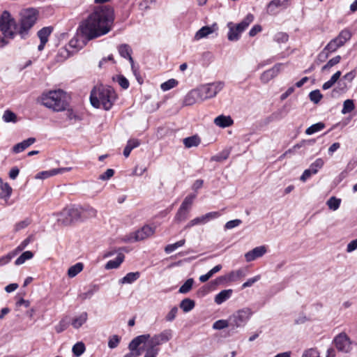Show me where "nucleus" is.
Segmentation results:
<instances>
[{
    "label": "nucleus",
    "instance_id": "1",
    "mask_svg": "<svg viewBox=\"0 0 357 357\" xmlns=\"http://www.w3.org/2000/svg\"><path fill=\"white\" fill-rule=\"evenodd\" d=\"M113 10L108 6L97 8L79 26L82 34L91 40L107 33L112 28Z\"/></svg>",
    "mask_w": 357,
    "mask_h": 357
},
{
    "label": "nucleus",
    "instance_id": "2",
    "mask_svg": "<svg viewBox=\"0 0 357 357\" xmlns=\"http://www.w3.org/2000/svg\"><path fill=\"white\" fill-rule=\"evenodd\" d=\"M116 99V94L110 86H99L94 87L90 95V102L96 108L109 110Z\"/></svg>",
    "mask_w": 357,
    "mask_h": 357
},
{
    "label": "nucleus",
    "instance_id": "3",
    "mask_svg": "<svg viewBox=\"0 0 357 357\" xmlns=\"http://www.w3.org/2000/svg\"><path fill=\"white\" fill-rule=\"evenodd\" d=\"M42 104L54 112H62L68 106V96L63 90L50 91L41 96Z\"/></svg>",
    "mask_w": 357,
    "mask_h": 357
},
{
    "label": "nucleus",
    "instance_id": "4",
    "mask_svg": "<svg viewBox=\"0 0 357 357\" xmlns=\"http://www.w3.org/2000/svg\"><path fill=\"white\" fill-rule=\"evenodd\" d=\"M37 15L38 13L34 8H27L21 11L17 32L22 38H26L28 36L29 31L37 20Z\"/></svg>",
    "mask_w": 357,
    "mask_h": 357
},
{
    "label": "nucleus",
    "instance_id": "5",
    "mask_svg": "<svg viewBox=\"0 0 357 357\" xmlns=\"http://www.w3.org/2000/svg\"><path fill=\"white\" fill-rule=\"evenodd\" d=\"M18 25L10 13L5 10L0 16V31L6 40L13 39L17 34Z\"/></svg>",
    "mask_w": 357,
    "mask_h": 357
},
{
    "label": "nucleus",
    "instance_id": "6",
    "mask_svg": "<svg viewBox=\"0 0 357 357\" xmlns=\"http://www.w3.org/2000/svg\"><path fill=\"white\" fill-rule=\"evenodd\" d=\"M149 334L141 335L135 337L129 344V349L133 351L141 344H144V349L146 351L144 357H156L159 352V349L149 341Z\"/></svg>",
    "mask_w": 357,
    "mask_h": 357
},
{
    "label": "nucleus",
    "instance_id": "7",
    "mask_svg": "<svg viewBox=\"0 0 357 357\" xmlns=\"http://www.w3.org/2000/svg\"><path fill=\"white\" fill-rule=\"evenodd\" d=\"M254 15L252 14H248L246 17L238 24H234L229 22L227 27L229 32L227 35L228 40L230 41H236L239 39L241 34L248 27V26L253 22Z\"/></svg>",
    "mask_w": 357,
    "mask_h": 357
},
{
    "label": "nucleus",
    "instance_id": "8",
    "mask_svg": "<svg viewBox=\"0 0 357 357\" xmlns=\"http://www.w3.org/2000/svg\"><path fill=\"white\" fill-rule=\"evenodd\" d=\"M252 314L253 312L249 307H244L236 310L229 317L230 327L232 328L244 327Z\"/></svg>",
    "mask_w": 357,
    "mask_h": 357
},
{
    "label": "nucleus",
    "instance_id": "9",
    "mask_svg": "<svg viewBox=\"0 0 357 357\" xmlns=\"http://www.w3.org/2000/svg\"><path fill=\"white\" fill-rule=\"evenodd\" d=\"M57 215V221L59 223L63 225H68L73 222L81 219L82 208L75 206L65 208Z\"/></svg>",
    "mask_w": 357,
    "mask_h": 357
},
{
    "label": "nucleus",
    "instance_id": "10",
    "mask_svg": "<svg viewBox=\"0 0 357 357\" xmlns=\"http://www.w3.org/2000/svg\"><path fill=\"white\" fill-rule=\"evenodd\" d=\"M332 343L339 352L349 354L354 342L345 332H341L334 337Z\"/></svg>",
    "mask_w": 357,
    "mask_h": 357
},
{
    "label": "nucleus",
    "instance_id": "11",
    "mask_svg": "<svg viewBox=\"0 0 357 357\" xmlns=\"http://www.w3.org/2000/svg\"><path fill=\"white\" fill-rule=\"evenodd\" d=\"M223 82H218L202 85L197 89L203 102L205 100L215 97L223 89Z\"/></svg>",
    "mask_w": 357,
    "mask_h": 357
},
{
    "label": "nucleus",
    "instance_id": "12",
    "mask_svg": "<svg viewBox=\"0 0 357 357\" xmlns=\"http://www.w3.org/2000/svg\"><path fill=\"white\" fill-rule=\"evenodd\" d=\"M155 231V227L146 225L138 230L126 235L123 240L128 243L143 241L153 236Z\"/></svg>",
    "mask_w": 357,
    "mask_h": 357
},
{
    "label": "nucleus",
    "instance_id": "13",
    "mask_svg": "<svg viewBox=\"0 0 357 357\" xmlns=\"http://www.w3.org/2000/svg\"><path fill=\"white\" fill-rule=\"evenodd\" d=\"M220 216V213L218 211H212L206 213L199 217H197L188 222V224L185 226L184 229H190L197 225H204L209 221L216 219Z\"/></svg>",
    "mask_w": 357,
    "mask_h": 357
},
{
    "label": "nucleus",
    "instance_id": "14",
    "mask_svg": "<svg viewBox=\"0 0 357 357\" xmlns=\"http://www.w3.org/2000/svg\"><path fill=\"white\" fill-rule=\"evenodd\" d=\"M245 276V271L240 268L236 271H232L225 275H222L215 279V283L217 284L223 282H233L238 281L241 278Z\"/></svg>",
    "mask_w": 357,
    "mask_h": 357
},
{
    "label": "nucleus",
    "instance_id": "15",
    "mask_svg": "<svg viewBox=\"0 0 357 357\" xmlns=\"http://www.w3.org/2000/svg\"><path fill=\"white\" fill-rule=\"evenodd\" d=\"M341 45L334 38L331 40L324 50L319 54L318 59L323 62L329 56L330 54L335 52L338 48L341 47Z\"/></svg>",
    "mask_w": 357,
    "mask_h": 357
},
{
    "label": "nucleus",
    "instance_id": "16",
    "mask_svg": "<svg viewBox=\"0 0 357 357\" xmlns=\"http://www.w3.org/2000/svg\"><path fill=\"white\" fill-rule=\"evenodd\" d=\"M282 64L277 63L273 66L271 68L264 71L260 76V80L261 82L266 84L269 81L275 77L280 72Z\"/></svg>",
    "mask_w": 357,
    "mask_h": 357
},
{
    "label": "nucleus",
    "instance_id": "17",
    "mask_svg": "<svg viewBox=\"0 0 357 357\" xmlns=\"http://www.w3.org/2000/svg\"><path fill=\"white\" fill-rule=\"evenodd\" d=\"M172 337V331L169 329L165 330L158 335L149 337V341L155 346L167 342Z\"/></svg>",
    "mask_w": 357,
    "mask_h": 357
},
{
    "label": "nucleus",
    "instance_id": "18",
    "mask_svg": "<svg viewBox=\"0 0 357 357\" xmlns=\"http://www.w3.org/2000/svg\"><path fill=\"white\" fill-rule=\"evenodd\" d=\"M119 52L120 55L125 58L128 59L130 63L132 70L135 75H137V69L135 68L134 64V61L132 57L131 56L132 50L130 47L127 44L121 45L118 48Z\"/></svg>",
    "mask_w": 357,
    "mask_h": 357
},
{
    "label": "nucleus",
    "instance_id": "19",
    "mask_svg": "<svg viewBox=\"0 0 357 357\" xmlns=\"http://www.w3.org/2000/svg\"><path fill=\"white\" fill-rule=\"evenodd\" d=\"M71 169V167H61L55 168L47 171H43L38 173L35 178L36 179H45L59 174H63L65 172H70Z\"/></svg>",
    "mask_w": 357,
    "mask_h": 357
},
{
    "label": "nucleus",
    "instance_id": "20",
    "mask_svg": "<svg viewBox=\"0 0 357 357\" xmlns=\"http://www.w3.org/2000/svg\"><path fill=\"white\" fill-rule=\"evenodd\" d=\"M266 252L267 250L265 245L258 246L246 252L245 254V259L246 261L250 262L262 257Z\"/></svg>",
    "mask_w": 357,
    "mask_h": 357
},
{
    "label": "nucleus",
    "instance_id": "21",
    "mask_svg": "<svg viewBox=\"0 0 357 357\" xmlns=\"http://www.w3.org/2000/svg\"><path fill=\"white\" fill-rule=\"evenodd\" d=\"M218 24H213L211 26H204L202 27L195 35V39L199 40L202 38L207 37L208 35L213 33L218 30Z\"/></svg>",
    "mask_w": 357,
    "mask_h": 357
},
{
    "label": "nucleus",
    "instance_id": "22",
    "mask_svg": "<svg viewBox=\"0 0 357 357\" xmlns=\"http://www.w3.org/2000/svg\"><path fill=\"white\" fill-rule=\"evenodd\" d=\"M202 102V101L201 100L197 89H195L188 92L183 100V104L186 106L192 105L197 102Z\"/></svg>",
    "mask_w": 357,
    "mask_h": 357
},
{
    "label": "nucleus",
    "instance_id": "23",
    "mask_svg": "<svg viewBox=\"0 0 357 357\" xmlns=\"http://www.w3.org/2000/svg\"><path fill=\"white\" fill-rule=\"evenodd\" d=\"M214 123L220 128L229 127L234 123L233 119L230 116L220 115L215 118Z\"/></svg>",
    "mask_w": 357,
    "mask_h": 357
},
{
    "label": "nucleus",
    "instance_id": "24",
    "mask_svg": "<svg viewBox=\"0 0 357 357\" xmlns=\"http://www.w3.org/2000/svg\"><path fill=\"white\" fill-rule=\"evenodd\" d=\"M233 294L231 289H224L215 295L214 298V302L217 305H221L228 299H229Z\"/></svg>",
    "mask_w": 357,
    "mask_h": 357
},
{
    "label": "nucleus",
    "instance_id": "25",
    "mask_svg": "<svg viewBox=\"0 0 357 357\" xmlns=\"http://www.w3.org/2000/svg\"><path fill=\"white\" fill-rule=\"evenodd\" d=\"M35 142L36 139L34 137L28 138L27 139L15 144L13 147V151L15 153H20L32 145Z\"/></svg>",
    "mask_w": 357,
    "mask_h": 357
},
{
    "label": "nucleus",
    "instance_id": "26",
    "mask_svg": "<svg viewBox=\"0 0 357 357\" xmlns=\"http://www.w3.org/2000/svg\"><path fill=\"white\" fill-rule=\"evenodd\" d=\"M88 319V314L86 312H82L78 316L73 318L71 321V325L75 329H78L82 327Z\"/></svg>",
    "mask_w": 357,
    "mask_h": 357
},
{
    "label": "nucleus",
    "instance_id": "27",
    "mask_svg": "<svg viewBox=\"0 0 357 357\" xmlns=\"http://www.w3.org/2000/svg\"><path fill=\"white\" fill-rule=\"evenodd\" d=\"M123 260L124 255L122 253H119L114 259L109 260L106 264L105 268L107 270L116 268L120 266V264L123 261Z\"/></svg>",
    "mask_w": 357,
    "mask_h": 357
},
{
    "label": "nucleus",
    "instance_id": "28",
    "mask_svg": "<svg viewBox=\"0 0 357 357\" xmlns=\"http://www.w3.org/2000/svg\"><path fill=\"white\" fill-rule=\"evenodd\" d=\"M140 276L139 272H130L122 278L119 282L121 284H131L136 281Z\"/></svg>",
    "mask_w": 357,
    "mask_h": 357
},
{
    "label": "nucleus",
    "instance_id": "29",
    "mask_svg": "<svg viewBox=\"0 0 357 357\" xmlns=\"http://www.w3.org/2000/svg\"><path fill=\"white\" fill-rule=\"evenodd\" d=\"M287 0H273L271 1L267 7V12L271 14L275 13L276 8L284 6L286 4Z\"/></svg>",
    "mask_w": 357,
    "mask_h": 357
},
{
    "label": "nucleus",
    "instance_id": "30",
    "mask_svg": "<svg viewBox=\"0 0 357 357\" xmlns=\"http://www.w3.org/2000/svg\"><path fill=\"white\" fill-rule=\"evenodd\" d=\"M351 37V33L347 29H344L340 31L339 35L335 38V39L339 43L340 45H341V46H343L347 43V41L350 40Z\"/></svg>",
    "mask_w": 357,
    "mask_h": 357
},
{
    "label": "nucleus",
    "instance_id": "31",
    "mask_svg": "<svg viewBox=\"0 0 357 357\" xmlns=\"http://www.w3.org/2000/svg\"><path fill=\"white\" fill-rule=\"evenodd\" d=\"M84 268V264L81 262H78L75 265L70 266L68 270V276L70 278L75 277Z\"/></svg>",
    "mask_w": 357,
    "mask_h": 357
},
{
    "label": "nucleus",
    "instance_id": "32",
    "mask_svg": "<svg viewBox=\"0 0 357 357\" xmlns=\"http://www.w3.org/2000/svg\"><path fill=\"white\" fill-rule=\"evenodd\" d=\"M342 75V73L341 71H337L335 73H334L331 79L326 82L323 86H322V89L324 90H327V89H331L335 83L339 79V78Z\"/></svg>",
    "mask_w": 357,
    "mask_h": 357
},
{
    "label": "nucleus",
    "instance_id": "33",
    "mask_svg": "<svg viewBox=\"0 0 357 357\" xmlns=\"http://www.w3.org/2000/svg\"><path fill=\"white\" fill-rule=\"evenodd\" d=\"M200 139L197 135L183 139V144L186 148L197 146L200 144Z\"/></svg>",
    "mask_w": 357,
    "mask_h": 357
},
{
    "label": "nucleus",
    "instance_id": "34",
    "mask_svg": "<svg viewBox=\"0 0 357 357\" xmlns=\"http://www.w3.org/2000/svg\"><path fill=\"white\" fill-rule=\"evenodd\" d=\"M195 305V303L190 298H185L180 303V307L184 312L191 311Z\"/></svg>",
    "mask_w": 357,
    "mask_h": 357
},
{
    "label": "nucleus",
    "instance_id": "35",
    "mask_svg": "<svg viewBox=\"0 0 357 357\" xmlns=\"http://www.w3.org/2000/svg\"><path fill=\"white\" fill-rule=\"evenodd\" d=\"M341 56L337 55L331 59L322 68V72H328L335 65L338 64L341 61Z\"/></svg>",
    "mask_w": 357,
    "mask_h": 357
},
{
    "label": "nucleus",
    "instance_id": "36",
    "mask_svg": "<svg viewBox=\"0 0 357 357\" xmlns=\"http://www.w3.org/2000/svg\"><path fill=\"white\" fill-rule=\"evenodd\" d=\"M139 145V142L137 139H130L128 140L126 146L123 150V155L126 158H128L131 151L137 147Z\"/></svg>",
    "mask_w": 357,
    "mask_h": 357
},
{
    "label": "nucleus",
    "instance_id": "37",
    "mask_svg": "<svg viewBox=\"0 0 357 357\" xmlns=\"http://www.w3.org/2000/svg\"><path fill=\"white\" fill-rule=\"evenodd\" d=\"M188 213L189 211L179 207L177 213L175 215L174 221L178 223L185 221L188 218Z\"/></svg>",
    "mask_w": 357,
    "mask_h": 357
},
{
    "label": "nucleus",
    "instance_id": "38",
    "mask_svg": "<svg viewBox=\"0 0 357 357\" xmlns=\"http://www.w3.org/2000/svg\"><path fill=\"white\" fill-rule=\"evenodd\" d=\"M33 254L31 251L24 252L15 261V265L23 264L26 260L32 259Z\"/></svg>",
    "mask_w": 357,
    "mask_h": 357
},
{
    "label": "nucleus",
    "instance_id": "39",
    "mask_svg": "<svg viewBox=\"0 0 357 357\" xmlns=\"http://www.w3.org/2000/svg\"><path fill=\"white\" fill-rule=\"evenodd\" d=\"M325 128V124L322 122H319L317 123H314L307 128L305 130V134L310 135L315 132H317L321 130H323Z\"/></svg>",
    "mask_w": 357,
    "mask_h": 357
},
{
    "label": "nucleus",
    "instance_id": "40",
    "mask_svg": "<svg viewBox=\"0 0 357 357\" xmlns=\"http://www.w3.org/2000/svg\"><path fill=\"white\" fill-rule=\"evenodd\" d=\"M51 27H44L38 32V36L42 42H47L48 38L52 33Z\"/></svg>",
    "mask_w": 357,
    "mask_h": 357
},
{
    "label": "nucleus",
    "instance_id": "41",
    "mask_svg": "<svg viewBox=\"0 0 357 357\" xmlns=\"http://www.w3.org/2000/svg\"><path fill=\"white\" fill-rule=\"evenodd\" d=\"M196 197V195L190 194L188 195L180 206L181 208H184L190 211L192 205L193 201Z\"/></svg>",
    "mask_w": 357,
    "mask_h": 357
},
{
    "label": "nucleus",
    "instance_id": "42",
    "mask_svg": "<svg viewBox=\"0 0 357 357\" xmlns=\"http://www.w3.org/2000/svg\"><path fill=\"white\" fill-rule=\"evenodd\" d=\"M185 243V239H181L177 242H176L175 243H173V244H169L167 245L165 248V252L167 253V254H169L172 252H174L175 250H176L177 248H180V247H182L183 245H184Z\"/></svg>",
    "mask_w": 357,
    "mask_h": 357
},
{
    "label": "nucleus",
    "instance_id": "43",
    "mask_svg": "<svg viewBox=\"0 0 357 357\" xmlns=\"http://www.w3.org/2000/svg\"><path fill=\"white\" fill-rule=\"evenodd\" d=\"M85 349L84 344L82 342H78L73 347L72 351L75 356L79 357L85 351Z\"/></svg>",
    "mask_w": 357,
    "mask_h": 357
},
{
    "label": "nucleus",
    "instance_id": "44",
    "mask_svg": "<svg viewBox=\"0 0 357 357\" xmlns=\"http://www.w3.org/2000/svg\"><path fill=\"white\" fill-rule=\"evenodd\" d=\"M341 199L335 197H331L326 202L327 206L331 210L336 211L339 208Z\"/></svg>",
    "mask_w": 357,
    "mask_h": 357
},
{
    "label": "nucleus",
    "instance_id": "45",
    "mask_svg": "<svg viewBox=\"0 0 357 357\" xmlns=\"http://www.w3.org/2000/svg\"><path fill=\"white\" fill-rule=\"evenodd\" d=\"M324 165V161L322 158H317L314 162H312L310 166V171L312 172L314 174H317L319 169H321Z\"/></svg>",
    "mask_w": 357,
    "mask_h": 357
},
{
    "label": "nucleus",
    "instance_id": "46",
    "mask_svg": "<svg viewBox=\"0 0 357 357\" xmlns=\"http://www.w3.org/2000/svg\"><path fill=\"white\" fill-rule=\"evenodd\" d=\"M194 284L192 278L188 279L185 283L179 288L178 292L181 294H187L190 291Z\"/></svg>",
    "mask_w": 357,
    "mask_h": 357
},
{
    "label": "nucleus",
    "instance_id": "47",
    "mask_svg": "<svg viewBox=\"0 0 357 357\" xmlns=\"http://www.w3.org/2000/svg\"><path fill=\"white\" fill-rule=\"evenodd\" d=\"M3 119L5 122L9 123L13 122L15 123L17 122V116L16 114L10 110H6L3 114Z\"/></svg>",
    "mask_w": 357,
    "mask_h": 357
},
{
    "label": "nucleus",
    "instance_id": "48",
    "mask_svg": "<svg viewBox=\"0 0 357 357\" xmlns=\"http://www.w3.org/2000/svg\"><path fill=\"white\" fill-rule=\"evenodd\" d=\"M355 108L354 101L350 99L346 100L343 103V108L342 109V113L343 114L349 113L352 112Z\"/></svg>",
    "mask_w": 357,
    "mask_h": 357
},
{
    "label": "nucleus",
    "instance_id": "49",
    "mask_svg": "<svg viewBox=\"0 0 357 357\" xmlns=\"http://www.w3.org/2000/svg\"><path fill=\"white\" fill-rule=\"evenodd\" d=\"M228 326H230L229 318L227 320L226 319L218 320L213 325V328L215 330H222Z\"/></svg>",
    "mask_w": 357,
    "mask_h": 357
},
{
    "label": "nucleus",
    "instance_id": "50",
    "mask_svg": "<svg viewBox=\"0 0 357 357\" xmlns=\"http://www.w3.org/2000/svg\"><path fill=\"white\" fill-rule=\"evenodd\" d=\"M178 84V81L174 79H170L167 82H163L160 85V88L162 91H166L175 87Z\"/></svg>",
    "mask_w": 357,
    "mask_h": 357
},
{
    "label": "nucleus",
    "instance_id": "51",
    "mask_svg": "<svg viewBox=\"0 0 357 357\" xmlns=\"http://www.w3.org/2000/svg\"><path fill=\"white\" fill-rule=\"evenodd\" d=\"M80 208H82V214L83 213L86 218H94L97 215V211L91 206Z\"/></svg>",
    "mask_w": 357,
    "mask_h": 357
},
{
    "label": "nucleus",
    "instance_id": "52",
    "mask_svg": "<svg viewBox=\"0 0 357 357\" xmlns=\"http://www.w3.org/2000/svg\"><path fill=\"white\" fill-rule=\"evenodd\" d=\"M322 97H323L322 94L321 93L320 91L318 89L311 91L309 94L310 100L316 104L318 103L321 100Z\"/></svg>",
    "mask_w": 357,
    "mask_h": 357
},
{
    "label": "nucleus",
    "instance_id": "53",
    "mask_svg": "<svg viewBox=\"0 0 357 357\" xmlns=\"http://www.w3.org/2000/svg\"><path fill=\"white\" fill-rule=\"evenodd\" d=\"M68 321L67 319H62L59 324L55 326V331L57 333H60L65 331L68 326Z\"/></svg>",
    "mask_w": 357,
    "mask_h": 357
},
{
    "label": "nucleus",
    "instance_id": "54",
    "mask_svg": "<svg viewBox=\"0 0 357 357\" xmlns=\"http://www.w3.org/2000/svg\"><path fill=\"white\" fill-rule=\"evenodd\" d=\"M32 241L31 236H29L26 239H24L15 250L16 253H19L22 251Z\"/></svg>",
    "mask_w": 357,
    "mask_h": 357
},
{
    "label": "nucleus",
    "instance_id": "55",
    "mask_svg": "<svg viewBox=\"0 0 357 357\" xmlns=\"http://www.w3.org/2000/svg\"><path fill=\"white\" fill-rule=\"evenodd\" d=\"M0 189L6 193V197L9 198L12 194L13 189L8 183H1Z\"/></svg>",
    "mask_w": 357,
    "mask_h": 357
},
{
    "label": "nucleus",
    "instance_id": "56",
    "mask_svg": "<svg viewBox=\"0 0 357 357\" xmlns=\"http://www.w3.org/2000/svg\"><path fill=\"white\" fill-rule=\"evenodd\" d=\"M241 222L242 221L239 219H235L233 220L228 221L225 225V229H231L234 227L239 226L241 224Z\"/></svg>",
    "mask_w": 357,
    "mask_h": 357
},
{
    "label": "nucleus",
    "instance_id": "57",
    "mask_svg": "<svg viewBox=\"0 0 357 357\" xmlns=\"http://www.w3.org/2000/svg\"><path fill=\"white\" fill-rule=\"evenodd\" d=\"M114 171L112 169H107L105 172L99 176V179L106 181L114 176Z\"/></svg>",
    "mask_w": 357,
    "mask_h": 357
},
{
    "label": "nucleus",
    "instance_id": "58",
    "mask_svg": "<svg viewBox=\"0 0 357 357\" xmlns=\"http://www.w3.org/2000/svg\"><path fill=\"white\" fill-rule=\"evenodd\" d=\"M120 342V339L117 335H113L108 342V347L110 349L116 348Z\"/></svg>",
    "mask_w": 357,
    "mask_h": 357
},
{
    "label": "nucleus",
    "instance_id": "59",
    "mask_svg": "<svg viewBox=\"0 0 357 357\" xmlns=\"http://www.w3.org/2000/svg\"><path fill=\"white\" fill-rule=\"evenodd\" d=\"M260 275H256L254 278L248 279L245 282L242 284V288L245 289L251 287L253 284L260 280Z\"/></svg>",
    "mask_w": 357,
    "mask_h": 357
},
{
    "label": "nucleus",
    "instance_id": "60",
    "mask_svg": "<svg viewBox=\"0 0 357 357\" xmlns=\"http://www.w3.org/2000/svg\"><path fill=\"white\" fill-rule=\"evenodd\" d=\"M178 312V308L177 307H174L171 309V310L168 312V314L166 316V320L167 321H173L175 317H176V314Z\"/></svg>",
    "mask_w": 357,
    "mask_h": 357
},
{
    "label": "nucleus",
    "instance_id": "61",
    "mask_svg": "<svg viewBox=\"0 0 357 357\" xmlns=\"http://www.w3.org/2000/svg\"><path fill=\"white\" fill-rule=\"evenodd\" d=\"M17 254V253H16L14 250L13 252H10V253L8 254L7 255L1 257L0 259V265H4V264L8 263L12 259V258Z\"/></svg>",
    "mask_w": 357,
    "mask_h": 357
},
{
    "label": "nucleus",
    "instance_id": "62",
    "mask_svg": "<svg viewBox=\"0 0 357 357\" xmlns=\"http://www.w3.org/2000/svg\"><path fill=\"white\" fill-rule=\"evenodd\" d=\"M302 357H319V353L315 349H310L304 352Z\"/></svg>",
    "mask_w": 357,
    "mask_h": 357
},
{
    "label": "nucleus",
    "instance_id": "63",
    "mask_svg": "<svg viewBox=\"0 0 357 357\" xmlns=\"http://www.w3.org/2000/svg\"><path fill=\"white\" fill-rule=\"evenodd\" d=\"M346 250L349 253L357 250V238L350 241L347 244Z\"/></svg>",
    "mask_w": 357,
    "mask_h": 357
},
{
    "label": "nucleus",
    "instance_id": "64",
    "mask_svg": "<svg viewBox=\"0 0 357 357\" xmlns=\"http://www.w3.org/2000/svg\"><path fill=\"white\" fill-rule=\"evenodd\" d=\"M29 224L28 220H22L15 224V231H18L21 229L26 228Z\"/></svg>",
    "mask_w": 357,
    "mask_h": 357
}]
</instances>
